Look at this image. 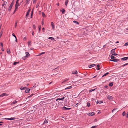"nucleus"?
Segmentation results:
<instances>
[{"label":"nucleus","mask_w":128,"mask_h":128,"mask_svg":"<svg viewBox=\"0 0 128 128\" xmlns=\"http://www.w3.org/2000/svg\"><path fill=\"white\" fill-rule=\"evenodd\" d=\"M110 58L111 59L113 60L116 58V57L112 55H111L110 56Z\"/></svg>","instance_id":"4be33fe9"},{"label":"nucleus","mask_w":128,"mask_h":128,"mask_svg":"<svg viewBox=\"0 0 128 128\" xmlns=\"http://www.w3.org/2000/svg\"><path fill=\"white\" fill-rule=\"evenodd\" d=\"M96 65L95 64H90V66H89V67L90 68H91L92 67H94V66H95Z\"/></svg>","instance_id":"aec40b11"},{"label":"nucleus","mask_w":128,"mask_h":128,"mask_svg":"<svg viewBox=\"0 0 128 128\" xmlns=\"http://www.w3.org/2000/svg\"><path fill=\"white\" fill-rule=\"evenodd\" d=\"M32 14H33V11H32L31 12V16H30V18H32Z\"/></svg>","instance_id":"c03bdc74"},{"label":"nucleus","mask_w":128,"mask_h":128,"mask_svg":"<svg viewBox=\"0 0 128 128\" xmlns=\"http://www.w3.org/2000/svg\"><path fill=\"white\" fill-rule=\"evenodd\" d=\"M26 39V37H24L23 38V40H25Z\"/></svg>","instance_id":"bf43d9fd"},{"label":"nucleus","mask_w":128,"mask_h":128,"mask_svg":"<svg viewBox=\"0 0 128 128\" xmlns=\"http://www.w3.org/2000/svg\"><path fill=\"white\" fill-rule=\"evenodd\" d=\"M62 109L63 110H70L71 109V108H67L65 106H64L62 108Z\"/></svg>","instance_id":"423d86ee"},{"label":"nucleus","mask_w":128,"mask_h":128,"mask_svg":"<svg viewBox=\"0 0 128 128\" xmlns=\"http://www.w3.org/2000/svg\"><path fill=\"white\" fill-rule=\"evenodd\" d=\"M26 55L25 56V57H27L28 56H30V54L28 52H26Z\"/></svg>","instance_id":"f8f14e48"},{"label":"nucleus","mask_w":128,"mask_h":128,"mask_svg":"<svg viewBox=\"0 0 128 128\" xmlns=\"http://www.w3.org/2000/svg\"><path fill=\"white\" fill-rule=\"evenodd\" d=\"M0 44L1 46L2 47H3V44L1 42L0 43Z\"/></svg>","instance_id":"de8ad7c7"},{"label":"nucleus","mask_w":128,"mask_h":128,"mask_svg":"<svg viewBox=\"0 0 128 128\" xmlns=\"http://www.w3.org/2000/svg\"><path fill=\"white\" fill-rule=\"evenodd\" d=\"M33 28L34 30L36 29V26H35V25H34V24L33 25Z\"/></svg>","instance_id":"37998d69"},{"label":"nucleus","mask_w":128,"mask_h":128,"mask_svg":"<svg viewBox=\"0 0 128 128\" xmlns=\"http://www.w3.org/2000/svg\"><path fill=\"white\" fill-rule=\"evenodd\" d=\"M58 70H56L55 69L54 70H53V72H54V74H53L52 75H51V76H55L56 75L58 74Z\"/></svg>","instance_id":"f257e3e1"},{"label":"nucleus","mask_w":128,"mask_h":128,"mask_svg":"<svg viewBox=\"0 0 128 128\" xmlns=\"http://www.w3.org/2000/svg\"><path fill=\"white\" fill-rule=\"evenodd\" d=\"M78 73V72L77 70H76L74 71H72V74H77Z\"/></svg>","instance_id":"4468645a"},{"label":"nucleus","mask_w":128,"mask_h":128,"mask_svg":"<svg viewBox=\"0 0 128 128\" xmlns=\"http://www.w3.org/2000/svg\"><path fill=\"white\" fill-rule=\"evenodd\" d=\"M128 58V57H124L122 58L121 59L122 60H127Z\"/></svg>","instance_id":"6e6552de"},{"label":"nucleus","mask_w":128,"mask_h":128,"mask_svg":"<svg viewBox=\"0 0 128 128\" xmlns=\"http://www.w3.org/2000/svg\"><path fill=\"white\" fill-rule=\"evenodd\" d=\"M51 25L52 27V29L54 30V25L52 22H51Z\"/></svg>","instance_id":"9d476101"},{"label":"nucleus","mask_w":128,"mask_h":128,"mask_svg":"<svg viewBox=\"0 0 128 128\" xmlns=\"http://www.w3.org/2000/svg\"><path fill=\"white\" fill-rule=\"evenodd\" d=\"M78 100H79L80 101V100L78 99V100H76V101H75V102L76 103H78V102H77V101H78Z\"/></svg>","instance_id":"6e6d98bb"},{"label":"nucleus","mask_w":128,"mask_h":128,"mask_svg":"<svg viewBox=\"0 0 128 128\" xmlns=\"http://www.w3.org/2000/svg\"><path fill=\"white\" fill-rule=\"evenodd\" d=\"M113 83L112 82H111L109 84V86H113Z\"/></svg>","instance_id":"393cba45"},{"label":"nucleus","mask_w":128,"mask_h":128,"mask_svg":"<svg viewBox=\"0 0 128 128\" xmlns=\"http://www.w3.org/2000/svg\"><path fill=\"white\" fill-rule=\"evenodd\" d=\"M14 4V3H13V2H12V3H11V4H10L11 5H12L13 6Z\"/></svg>","instance_id":"680f3d73"},{"label":"nucleus","mask_w":128,"mask_h":128,"mask_svg":"<svg viewBox=\"0 0 128 128\" xmlns=\"http://www.w3.org/2000/svg\"><path fill=\"white\" fill-rule=\"evenodd\" d=\"M65 11V10L64 9H62V10H61V12H62V13L63 14H64V13Z\"/></svg>","instance_id":"a211bd4d"},{"label":"nucleus","mask_w":128,"mask_h":128,"mask_svg":"<svg viewBox=\"0 0 128 128\" xmlns=\"http://www.w3.org/2000/svg\"><path fill=\"white\" fill-rule=\"evenodd\" d=\"M108 86H104V88H108Z\"/></svg>","instance_id":"69168bd1"},{"label":"nucleus","mask_w":128,"mask_h":128,"mask_svg":"<svg viewBox=\"0 0 128 128\" xmlns=\"http://www.w3.org/2000/svg\"><path fill=\"white\" fill-rule=\"evenodd\" d=\"M103 102L102 101H97L96 103L98 104H100L102 103Z\"/></svg>","instance_id":"ddd939ff"},{"label":"nucleus","mask_w":128,"mask_h":128,"mask_svg":"<svg viewBox=\"0 0 128 128\" xmlns=\"http://www.w3.org/2000/svg\"><path fill=\"white\" fill-rule=\"evenodd\" d=\"M112 61L114 62H117L119 61V60L118 59H114V58L113 60H112Z\"/></svg>","instance_id":"2eb2a0df"},{"label":"nucleus","mask_w":128,"mask_h":128,"mask_svg":"<svg viewBox=\"0 0 128 128\" xmlns=\"http://www.w3.org/2000/svg\"><path fill=\"white\" fill-rule=\"evenodd\" d=\"M66 60V59L64 58L62 60V61L63 62V63H64Z\"/></svg>","instance_id":"09e8293b"},{"label":"nucleus","mask_w":128,"mask_h":128,"mask_svg":"<svg viewBox=\"0 0 128 128\" xmlns=\"http://www.w3.org/2000/svg\"><path fill=\"white\" fill-rule=\"evenodd\" d=\"M95 114V113L94 112L88 113L87 114V115L90 116H92L94 115Z\"/></svg>","instance_id":"20e7f679"},{"label":"nucleus","mask_w":128,"mask_h":128,"mask_svg":"<svg viewBox=\"0 0 128 128\" xmlns=\"http://www.w3.org/2000/svg\"><path fill=\"white\" fill-rule=\"evenodd\" d=\"M40 4V2H38L36 6V8H37L38 6H39V5Z\"/></svg>","instance_id":"2f4dec72"},{"label":"nucleus","mask_w":128,"mask_h":128,"mask_svg":"<svg viewBox=\"0 0 128 128\" xmlns=\"http://www.w3.org/2000/svg\"><path fill=\"white\" fill-rule=\"evenodd\" d=\"M112 97L108 95L107 96V98L109 100H112Z\"/></svg>","instance_id":"1a4fd4ad"},{"label":"nucleus","mask_w":128,"mask_h":128,"mask_svg":"<svg viewBox=\"0 0 128 128\" xmlns=\"http://www.w3.org/2000/svg\"><path fill=\"white\" fill-rule=\"evenodd\" d=\"M17 102V101L16 100H15L13 102H12V104H14L16 103Z\"/></svg>","instance_id":"f704fd0d"},{"label":"nucleus","mask_w":128,"mask_h":128,"mask_svg":"<svg viewBox=\"0 0 128 128\" xmlns=\"http://www.w3.org/2000/svg\"><path fill=\"white\" fill-rule=\"evenodd\" d=\"M7 4V2L6 1H4V2L3 4H2V6H4L6 5Z\"/></svg>","instance_id":"6ab92c4d"},{"label":"nucleus","mask_w":128,"mask_h":128,"mask_svg":"<svg viewBox=\"0 0 128 128\" xmlns=\"http://www.w3.org/2000/svg\"><path fill=\"white\" fill-rule=\"evenodd\" d=\"M30 90V89L28 88V89L26 90L25 91V92L26 93H28L29 92Z\"/></svg>","instance_id":"a878e982"},{"label":"nucleus","mask_w":128,"mask_h":128,"mask_svg":"<svg viewBox=\"0 0 128 128\" xmlns=\"http://www.w3.org/2000/svg\"><path fill=\"white\" fill-rule=\"evenodd\" d=\"M118 110V108H115L113 109L112 111V112H114L115 113H116L117 112H118L117 110Z\"/></svg>","instance_id":"0eeeda50"},{"label":"nucleus","mask_w":128,"mask_h":128,"mask_svg":"<svg viewBox=\"0 0 128 128\" xmlns=\"http://www.w3.org/2000/svg\"><path fill=\"white\" fill-rule=\"evenodd\" d=\"M73 22L74 23L76 24H79V23L78 22L75 21H74Z\"/></svg>","instance_id":"ea45409f"},{"label":"nucleus","mask_w":128,"mask_h":128,"mask_svg":"<svg viewBox=\"0 0 128 128\" xmlns=\"http://www.w3.org/2000/svg\"><path fill=\"white\" fill-rule=\"evenodd\" d=\"M38 28H39V30H38V32H40V30L41 29V25H40L38 26Z\"/></svg>","instance_id":"f3484780"},{"label":"nucleus","mask_w":128,"mask_h":128,"mask_svg":"<svg viewBox=\"0 0 128 128\" xmlns=\"http://www.w3.org/2000/svg\"><path fill=\"white\" fill-rule=\"evenodd\" d=\"M116 48L112 49L111 51V52L112 55H114V56H116L117 55V54L114 53L115 52V50Z\"/></svg>","instance_id":"f03ea898"},{"label":"nucleus","mask_w":128,"mask_h":128,"mask_svg":"<svg viewBox=\"0 0 128 128\" xmlns=\"http://www.w3.org/2000/svg\"><path fill=\"white\" fill-rule=\"evenodd\" d=\"M48 39H50L52 40H54V38L52 37H49L48 38Z\"/></svg>","instance_id":"b1692460"},{"label":"nucleus","mask_w":128,"mask_h":128,"mask_svg":"<svg viewBox=\"0 0 128 128\" xmlns=\"http://www.w3.org/2000/svg\"><path fill=\"white\" fill-rule=\"evenodd\" d=\"M108 74V72H107L106 73V74H105L103 76H102V77H104V76H106V75H107V74Z\"/></svg>","instance_id":"e433bc0d"},{"label":"nucleus","mask_w":128,"mask_h":128,"mask_svg":"<svg viewBox=\"0 0 128 128\" xmlns=\"http://www.w3.org/2000/svg\"><path fill=\"white\" fill-rule=\"evenodd\" d=\"M128 45V42H127L125 43L124 44V45L125 46H127Z\"/></svg>","instance_id":"3c124183"},{"label":"nucleus","mask_w":128,"mask_h":128,"mask_svg":"<svg viewBox=\"0 0 128 128\" xmlns=\"http://www.w3.org/2000/svg\"><path fill=\"white\" fill-rule=\"evenodd\" d=\"M64 98V97H63V98H59V100H62Z\"/></svg>","instance_id":"a19ab883"},{"label":"nucleus","mask_w":128,"mask_h":128,"mask_svg":"<svg viewBox=\"0 0 128 128\" xmlns=\"http://www.w3.org/2000/svg\"><path fill=\"white\" fill-rule=\"evenodd\" d=\"M12 35L15 38H16V37L14 33L12 34Z\"/></svg>","instance_id":"864d4df0"},{"label":"nucleus","mask_w":128,"mask_h":128,"mask_svg":"<svg viewBox=\"0 0 128 128\" xmlns=\"http://www.w3.org/2000/svg\"><path fill=\"white\" fill-rule=\"evenodd\" d=\"M42 25H43L44 24V22L43 20H42Z\"/></svg>","instance_id":"603ef678"},{"label":"nucleus","mask_w":128,"mask_h":128,"mask_svg":"<svg viewBox=\"0 0 128 128\" xmlns=\"http://www.w3.org/2000/svg\"><path fill=\"white\" fill-rule=\"evenodd\" d=\"M31 43L30 42H28V46H31Z\"/></svg>","instance_id":"58836bf2"},{"label":"nucleus","mask_w":128,"mask_h":128,"mask_svg":"<svg viewBox=\"0 0 128 128\" xmlns=\"http://www.w3.org/2000/svg\"><path fill=\"white\" fill-rule=\"evenodd\" d=\"M96 126H93L92 127V128H94L96 127Z\"/></svg>","instance_id":"13d9d810"},{"label":"nucleus","mask_w":128,"mask_h":128,"mask_svg":"<svg viewBox=\"0 0 128 128\" xmlns=\"http://www.w3.org/2000/svg\"><path fill=\"white\" fill-rule=\"evenodd\" d=\"M1 50H2V51H4V49L3 48H2L1 49Z\"/></svg>","instance_id":"338daca9"},{"label":"nucleus","mask_w":128,"mask_h":128,"mask_svg":"<svg viewBox=\"0 0 128 128\" xmlns=\"http://www.w3.org/2000/svg\"><path fill=\"white\" fill-rule=\"evenodd\" d=\"M18 62H15L13 64L14 65H16L18 63Z\"/></svg>","instance_id":"49530a36"},{"label":"nucleus","mask_w":128,"mask_h":128,"mask_svg":"<svg viewBox=\"0 0 128 128\" xmlns=\"http://www.w3.org/2000/svg\"><path fill=\"white\" fill-rule=\"evenodd\" d=\"M13 6L12 5L10 4V6L8 9V10L9 11H10V10L12 6Z\"/></svg>","instance_id":"9b49d317"},{"label":"nucleus","mask_w":128,"mask_h":128,"mask_svg":"<svg viewBox=\"0 0 128 128\" xmlns=\"http://www.w3.org/2000/svg\"><path fill=\"white\" fill-rule=\"evenodd\" d=\"M126 114V113L125 112H123L122 114V115L123 116H125Z\"/></svg>","instance_id":"4c0bfd02"},{"label":"nucleus","mask_w":128,"mask_h":128,"mask_svg":"<svg viewBox=\"0 0 128 128\" xmlns=\"http://www.w3.org/2000/svg\"><path fill=\"white\" fill-rule=\"evenodd\" d=\"M30 10H30V9H29L28 10V12H30Z\"/></svg>","instance_id":"052dcab7"},{"label":"nucleus","mask_w":128,"mask_h":128,"mask_svg":"<svg viewBox=\"0 0 128 128\" xmlns=\"http://www.w3.org/2000/svg\"><path fill=\"white\" fill-rule=\"evenodd\" d=\"M5 119L6 120H10V118H5Z\"/></svg>","instance_id":"e2e57ef3"},{"label":"nucleus","mask_w":128,"mask_h":128,"mask_svg":"<svg viewBox=\"0 0 128 128\" xmlns=\"http://www.w3.org/2000/svg\"><path fill=\"white\" fill-rule=\"evenodd\" d=\"M7 53L8 54H10V51L9 49H7Z\"/></svg>","instance_id":"c85d7f7f"},{"label":"nucleus","mask_w":128,"mask_h":128,"mask_svg":"<svg viewBox=\"0 0 128 128\" xmlns=\"http://www.w3.org/2000/svg\"><path fill=\"white\" fill-rule=\"evenodd\" d=\"M96 89V88L95 89H91V90H89V92H92V91H94Z\"/></svg>","instance_id":"7c9ffc66"},{"label":"nucleus","mask_w":128,"mask_h":128,"mask_svg":"<svg viewBox=\"0 0 128 128\" xmlns=\"http://www.w3.org/2000/svg\"><path fill=\"white\" fill-rule=\"evenodd\" d=\"M29 12H27L26 16V17L27 18L28 17V16L29 14Z\"/></svg>","instance_id":"c756f323"},{"label":"nucleus","mask_w":128,"mask_h":128,"mask_svg":"<svg viewBox=\"0 0 128 128\" xmlns=\"http://www.w3.org/2000/svg\"><path fill=\"white\" fill-rule=\"evenodd\" d=\"M30 1V0H26V2H29Z\"/></svg>","instance_id":"774afa93"},{"label":"nucleus","mask_w":128,"mask_h":128,"mask_svg":"<svg viewBox=\"0 0 128 128\" xmlns=\"http://www.w3.org/2000/svg\"><path fill=\"white\" fill-rule=\"evenodd\" d=\"M44 30H45V29H44V28H42V31H43V32H44Z\"/></svg>","instance_id":"5fc2aeb1"},{"label":"nucleus","mask_w":128,"mask_h":128,"mask_svg":"<svg viewBox=\"0 0 128 128\" xmlns=\"http://www.w3.org/2000/svg\"><path fill=\"white\" fill-rule=\"evenodd\" d=\"M45 52H41L38 55H37V56H40V55H42V54H45Z\"/></svg>","instance_id":"412c9836"},{"label":"nucleus","mask_w":128,"mask_h":128,"mask_svg":"<svg viewBox=\"0 0 128 128\" xmlns=\"http://www.w3.org/2000/svg\"><path fill=\"white\" fill-rule=\"evenodd\" d=\"M126 117L127 118H128V112L126 114Z\"/></svg>","instance_id":"4d7b16f0"},{"label":"nucleus","mask_w":128,"mask_h":128,"mask_svg":"<svg viewBox=\"0 0 128 128\" xmlns=\"http://www.w3.org/2000/svg\"><path fill=\"white\" fill-rule=\"evenodd\" d=\"M26 88V87H23V86H22L20 88V89L21 90H23L25 89Z\"/></svg>","instance_id":"dca6fc26"},{"label":"nucleus","mask_w":128,"mask_h":128,"mask_svg":"<svg viewBox=\"0 0 128 128\" xmlns=\"http://www.w3.org/2000/svg\"><path fill=\"white\" fill-rule=\"evenodd\" d=\"M8 94H7L6 93H4L0 95V97H2L5 96H8Z\"/></svg>","instance_id":"39448f33"},{"label":"nucleus","mask_w":128,"mask_h":128,"mask_svg":"<svg viewBox=\"0 0 128 128\" xmlns=\"http://www.w3.org/2000/svg\"><path fill=\"white\" fill-rule=\"evenodd\" d=\"M87 106L88 107H89L90 106V103H88Z\"/></svg>","instance_id":"79ce46f5"},{"label":"nucleus","mask_w":128,"mask_h":128,"mask_svg":"<svg viewBox=\"0 0 128 128\" xmlns=\"http://www.w3.org/2000/svg\"><path fill=\"white\" fill-rule=\"evenodd\" d=\"M72 88V86H68V87H66V88H65L64 89L65 90H67V89H70L71 88Z\"/></svg>","instance_id":"5701e85b"},{"label":"nucleus","mask_w":128,"mask_h":128,"mask_svg":"<svg viewBox=\"0 0 128 128\" xmlns=\"http://www.w3.org/2000/svg\"><path fill=\"white\" fill-rule=\"evenodd\" d=\"M68 2V0H66L65 1V5L66 6L67 5V4Z\"/></svg>","instance_id":"cd10ccee"},{"label":"nucleus","mask_w":128,"mask_h":128,"mask_svg":"<svg viewBox=\"0 0 128 128\" xmlns=\"http://www.w3.org/2000/svg\"><path fill=\"white\" fill-rule=\"evenodd\" d=\"M15 119V118H10V120H14Z\"/></svg>","instance_id":"c9c22d12"},{"label":"nucleus","mask_w":128,"mask_h":128,"mask_svg":"<svg viewBox=\"0 0 128 128\" xmlns=\"http://www.w3.org/2000/svg\"><path fill=\"white\" fill-rule=\"evenodd\" d=\"M96 66L98 68L97 69L98 70H99L100 69V68H99L100 66L99 64L97 65Z\"/></svg>","instance_id":"bb28decb"},{"label":"nucleus","mask_w":128,"mask_h":128,"mask_svg":"<svg viewBox=\"0 0 128 128\" xmlns=\"http://www.w3.org/2000/svg\"><path fill=\"white\" fill-rule=\"evenodd\" d=\"M34 32H32V35L33 36H34Z\"/></svg>","instance_id":"0e129e2a"},{"label":"nucleus","mask_w":128,"mask_h":128,"mask_svg":"<svg viewBox=\"0 0 128 128\" xmlns=\"http://www.w3.org/2000/svg\"><path fill=\"white\" fill-rule=\"evenodd\" d=\"M48 123V121L46 119L44 122V124H46Z\"/></svg>","instance_id":"72a5a7b5"},{"label":"nucleus","mask_w":128,"mask_h":128,"mask_svg":"<svg viewBox=\"0 0 128 128\" xmlns=\"http://www.w3.org/2000/svg\"><path fill=\"white\" fill-rule=\"evenodd\" d=\"M128 65V63H126V64L123 65V66H126Z\"/></svg>","instance_id":"8fccbe9b"},{"label":"nucleus","mask_w":128,"mask_h":128,"mask_svg":"<svg viewBox=\"0 0 128 128\" xmlns=\"http://www.w3.org/2000/svg\"><path fill=\"white\" fill-rule=\"evenodd\" d=\"M17 22L16 21L15 23V27L16 28V27L17 25Z\"/></svg>","instance_id":"a18cd8bd"},{"label":"nucleus","mask_w":128,"mask_h":128,"mask_svg":"<svg viewBox=\"0 0 128 128\" xmlns=\"http://www.w3.org/2000/svg\"><path fill=\"white\" fill-rule=\"evenodd\" d=\"M42 16L43 17H45V15L43 12H42Z\"/></svg>","instance_id":"473e14b6"},{"label":"nucleus","mask_w":128,"mask_h":128,"mask_svg":"<svg viewBox=\"0 0 128 128\" xmlns=\"http://www.w3.org/2000/svg\"><path fill=\"white\" fill-rule=\"evenodd\" d=\"M19 4L18 2H16V4L15 5V9L16 10L18 8V7L19 6Z\"/></svg>","instance_id":"7ed1b4c3"}]
</instances>
